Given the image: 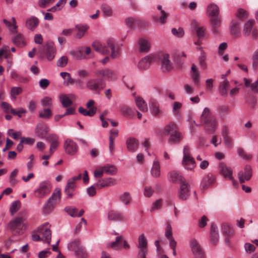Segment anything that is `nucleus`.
Masks as SVG:
<instances>
[{
	"instance_id": "f257e3e1",
	"label": "nucleus",
	"mask_w": 258,
	"mask_h": 258,
	"mask_svg": "<svg viewBox=\"0 0 258 258\" xmlns=\"http://www.w3.org/2000/svg\"><path fill=\"white\" fill-rule=\"evenodd\" d=\"M92 47L95 51L102 54H108L109 53L108 48H109L111 50L110 55L112 58H117L120 55L118 45L111 39L107 40L106 46L101 44L99 42H94L92 44Z\"/></svg>"
},
{
	"instance_id": "f03ea898",
	"label": "nucleus",
	"mask_w": 258,
	"mask_h": 258,
	"mask_svg": "<svg viewBox=\"0 0 258 258\" xmlns=\"http://www.w3.org/2000/svg\"><path fill=\"white\" fill-rule=\"evenodd\" d=\"M219 7L215 4H211V31L214 33L219 32L221 24V18L219 15Z\"/></svg>"
},
{
	"instance_id": "7ed1b4c3",
	"label": "nucleus",
	"mask_w": 258,
	"mask_h": 258,
	"mask_svg": "<svg viewBox=\"0 0 258 258\" xmlns=\"http://www.w3.org/2000/svg\"><path fill=\"white\" fill-rule=\"evenodd\" d=\"M61 197V191L58 188H56L51 196L48 199L43 208V212L45 214L50 213L54 209L56 202Z\"/></svg>"
},
{
	"instance_id": "20e7f679",
	"label": "nucleus",
	"mask_w": 258,
	"mask_h": 258,
	"mask_svg": "<svg viewBox=\"0 0 258 258\" xmlns=\"http://www.w3.org/2000/svg\"><path fill=\"white\" fill-rule=\"evenodd\" d=\"M86 85L88 89L98 94L104 89L106 83L103 79L93 78L89 79Z\"/></svg>"
},
{
	"instance_id": "39448f33",
	"label": "nucleus",
	"mask_w": 258,
	"mask_h": 258,
	"mask_svg": "<svg viewBox=\"0 0 258 258\" xmlns=\"http://www.w3.org/2000/svg\"><path fill=\"white\" fill-rule=\"evenodd\" d=\"M9 226L13 234L15 235L22 234L25 228L24 219L22 218H17L11 221Z\"/></svg>"
},
{
	"instance_id": "423d86ee",
	"label": "nucleus",
	"mask_w": 258,
	"mask_h": 258,
	"mask_svg": "<svg viewBox=\"0 0 258 258\" xmlns=\"http://www.w3.org/2000/svg\"><path fill=\"white\" fill-rule=\"evenodd\" d=\"M182 165L187 170H192L196 166V162L190 155V149L188 146H185L183 149Z\"/></svg>"
},
{
	"instance_id": "0eeeda50",
	"label": "nucleus",
	"mask_w": 258,
	"mask_h": 258,
	"mask_svg": "<svg viewBox=\"0 0 258 258\" xmlns=\"http://www.w3.org/2000/svg\"><path fill=\"white\" fill-rule=\"evenodd\" d=\"M137 247L138 249L137 258H146L148 253V241L144 234L139 236Z\"/></svg>"
},
{
	"instance_id": "6e6552de",
	"label": "nucleus",
	"mask_w": 258,
	"mask_h": 258,
	"mask_svg": "<svg viewBox=\"0 0 258 258\" xmlns=\"http://www.w3.org/2000/svg\"><path fill=\"white\" fill-rule=\"evenodd\" d=\"M94 74L96 77L103 79L104 81L105 80L113 81L116 78L115 72L109 68L97 70L94 72Z\"/></svg>"
},
{
	"instance_id": "1a4fd4ad",
	"label": "nucleus",
	"mask_w": 258,
	"mask_h": 258,
	"mask_svg": "<svg viewBox=\"0 0 258 258\" xmlns=\"http://www.w3.org/2000/svg\"><path fill=\"white\" fill-rule=\"evenodd\" d=\"M50 191V183L47 181H43L39 183L38 187L34 191V194L35 197L41 199L48 195Z\"/></svg>"
},
{
	"instance_id": "9d476101",
	"label": "nucleus",
	"mask_w": 258,
	"mask_h": 258,
	"mask_svg": "<svg viewBox=\"0 0 258 258\" xmlns=\"http://www.w3.org/2000/svg\"><path fill=\"white\" fill-rule=\"evenodd\" d=\"M157 60H158L157 55L151 54L142 58L139 62L138 67L141 70H147L153 62Z\"/></svg>"
},
{
	"instance_id": "9b49d317",
	"label": "nucleus",
	"mask_w": 258,
	"mask_h": 258,
	"mask_svg": "<svg viewBox=\"0 0 258 258\" xmlns=\"http://www.w3.org/2000/svg\"><path fill=\"white\" fill-rule=\"evenodd\" d=\"M49 227V224L46 223L38 228V232L41 236V241L48 244L50 242L51 237V231Z\"/></svg>"
},
{
	"instance_id": "f8f14e48",
	"label": "nucleus",
	"mask_w": 258,
	"mask_h": 258,
	"mask_svg": "<svg viewBox=\"0 0 258 258\" xmlns=\"http://www.w3.org/2000/svg\"><path fill=\"white\" fill-rule=\"evenodd\" d=\"M190 185L185 180L180 184L179 190L178 192V197L180 200L185 201L190 195Z\"/></svg>"
},
{
	"instance_id": "ddd939ff",
	"label": "nucleus",
	"mask_w": 258,
	"mask_h": 258,
	"mask_svg": "<svg viewBox=\"0 0 258 258\" xmlns=\"http://www.w3.org/2000/svg\"><path fill=\"white\" fill-rule=\"evenodd\" d=\"M158 56V59H160L161 61V68L163 72H169L171 71L172 68V64L169 60V55L166 53H160L157 54Z\"/></svg>"
},
{
	"instance_id": "4468645a",
	"label": "nucleus",
	"mask_w": 258,
	"mask_h": 258,
	"mask_svg": "<svg viewBox=\"0 0 258 258\" xmlns=\"http://www.w3.org/2000/svg\"><path fill=\"white\" fill-rule=\"evenodd\" d=\"M252 175V168L250 166L246 165L243 171H240L238 173V177L240 183H244L248 181Z\"/></svg>"
},
{
	"instance_id": "2eb2a0df",
	"label": "nucleus",
	"mask_w": 258,
	"mask_h": 258,
	"mask_svg": "<svg viewBox=\"0 0 258 258\" xmlns=\"http://www.w3.org/2000/svg\"><path fill=\"white\" fill-rule=\"evenodd\" d=\"M219 172L225 178L231 180L233 182L232 177V170L230 167H228L225 163L221 162L219 165Z\"/></svg>"
},
{
	"instance_id": "dca6fc26",
	"label": "nucleus",
	"mask_w": 258,
	"mask_h": 258,
	"mask_svg": "<svg viewBox=\"0 0 258 258\" xmlns=\"http://www.w3.org/2000/svg\"><path fill=\"white\" fill-rule=\"evenodd\" d=\"M190 245L192 252L195 255V258H205L204 253L200 245L196 239L191 240Z\"/></svg>"
},
{
	"instance_id": "f3484780",
	"label": "nucleus",
	"mask_w": 258,
	"mask_h": 258,
	"mask_svg": "<svg viewBox=\"0 0 258 258\" xmlns=\"http://www.w3.org/2000/svg\"><path fill=\"white\" fill-rule=\"evenodd\" d=\"M222 230L225 236V241L229 246H230V238L234 235V230L230 225L224 224L222 226Z\"/></svg>"
},
{
	"instance_id": "a211bd4d",
	"label": "nucleus",
	"mask_w": 258,
	"mask_h": 258,
	"mask_svg": "<svg viewBox=\"0 0 258 258\" xmlns=\"http://www.w3.org/2000/svg\"><path fill=\"white\" fill-rule=\"evenodd\" d=\"M168 178L169 181L174 183L180 184L186 180L180 172L175 170L169 172L168 174Z\"/></svg>"
},
{
	"instance_id": "6ab92c4d",
	"label": "nucleus",
	"mask_w": 258,
	"mask_h": 258,
	"mask_svg": "<svg viewBox=\"0 0 258 258\" xmlns=\"http://www.w3.org/2000/svg\"><path fill=\"white\" fill-rule=\"evenodd\" d=\"M64 148L66 152L70 155H74L78 150V146L76 143L71 139L66 140Z\"/></svg>"
},
{
	"instance_id": "aec40b11",
	"label": "nucleus",
	"mask_w": 258,
	"mask_h": 258,
	"mask_svg": "<svg viewBox=\"0 0 258 258\" xmlns=\"http://www.w3.org/2000/svg\"><path fill=\"white\" fill-rule=\"evenodd\" d=\"M107 218L109 220L113 221H124L126 219L122 213L116 210L109 211Z\"/></svg>"
},
{
	"instance_id": "412c9836",
	"label": "nucleus",
	"mask_w": 258,
	"mask_h": 258,
	"mask_svg": "<svg viewBox=\"0 0 258 258\" xmlns=\"http://www.w3.org/2000/svg\"><path fill=\"white\" fill-rule=\"evenodd\" d=\"M116 184V179L111 177L102 178L99 179L96 184V186L99 188L111 186Z\"/></svg>"
},
{
	"instance_id": "4be33fe9",
	"label": "nucleus",
	"mask_w": 258,
	"mask_h": 258,
	"mask_svg": "<svg viewBox=\"0 0 258 258\" xmlns=\"http://www.w3.org/2000/svg\"><path fill=\"white\" fill-rule=\"evenodd\" d=\"M76 98V96L74 94H62L59 96V100L62 104V105L64 107H68L72 105L73 101Z\"/></svg>"
},
{
	"instance_id": "5701e85b",
	"label": "nucleus",
	"mask_w": 258,
	"mask_h": 258,
	"mask_svg": "<svg viewBox=\"0 0 258 258\" xmlns=\"http://www.w3.org/2000/svg\"><path fill=\"white\" fill-rule=\"evenodd\" d=\"M157 9L160 11V16H154L153 17V20L155 22L161 24H164L166 22V19L169 16V14L162 9L161 5L157 7Z\"/></svg>"
},
{
	"instance_id": "b1692460",
	"label": "nucleus",
	"mask_w": 258,
	"mask_h": 258,
	"mask_svg": "<svg viewBox=\"0 0 258 258\" xmlns=\"http://www.w3.org/2000/svg\"><path fill=\"white\" fill-rule=\"evenodd\" d=\"M2 108L4 109L5 112L7 113L11 112L13 114L15 115H18L19 117L21 116L22 113H24L26 112V111L25 109L21 108L18 111H17L15 109H14L12 106L6 102H3L1 104Z\"/></svg>"
},
{
	"instance_id": "393cba45",
	"label": "nucleus",
	"mask_w": 258,
	"mask_h": 258,
	"mask_svg": "<svg viewBox=\"0 0 258 258\" xmlns=\"http://www.w3.org/2000/svg\"><path fill=\"white\" fill-rule=\"evenodd\" d=\"M43 51L49 60H51L54 58L55 54V50L53 43L51 42L47 43L44 46Z\"/></svg>"
},
{
	"instance_id": "a878e982",
	"label": "nucleus",
	"mask_w": 258,
	"mask_h": 258,
	"mask_svg": "<svg viewBox=\"0 0 258 258\" xmlns=\"http://www.w3.org/2000/svg\"><path fill=\"white\" fill-rule=\"evenodd\" d=\"M48 132L49 128L46 124L39 123L37 125L35 133L38 137L41 139L45 138Z\"/></svg>"
},
{
	"instance_id": "bb28decb",
	"label": "nucleus",
	"mask_w": 258,
	"mask_h": 258,
	"mask_svg": "<svg viewBox=\"0 0 258 258\" xmlns=\"http://www.w3.org/2000/svg\"><path fill=\"white\" fill-rule=\"evenodd\" d=\"M219 240V230L217 226L212 223L211 225V244L216 245Z\"/></svg>"
},
{
	"instance_id": "cd10ccee",
	"label": "nucleus",
	"mask_w": 258,
	"mask_h": 258,
	"mask_svg": "<svg viewBox=\"0 0 258 258\" xmlns=\"http://www.w3.org/2000/svg\"><path fill=\"white\" fill-rule=\"evenodd\" d=\"M139 50L140 52H147L150 50L151 43L145 38H140L138 40Z\"/></svg>"
},
{
	"instance_id": "c85d7f7f",
	"label": "nucleus",
	"mask_w": 258,
	"mask_h": 258,
	"mask_svg": "<svg viewBox=\"0 0 258 258\" xmlns=\"http://www.w3.org/2000/svg\"><path fill=\"white\" fill-rule=\"evenodd\" d=\"M149 103L150 106V110L152 114L155 116H159L162 113V111L160 108L159 105L156 99L154 98H151L149 100Z\"/></svg>"
},
{
	"instance_id": "c756f323",
	"label": "nucleus",
	"mask_w": 258,
	"mask_h": 258,
	"mask_svg": "<svg viewBox=\"0 0 258 258\" xmlns=\"http://www.w3.org/2000/svg\"><path fill=\"white\" fill-rule=\"evenodd\" d=\"M122 242L123 243V246L124 248L128 249L130 248L129 244L126 241H123V238L121 236L117 237L115 241L109 243L108 246H110L113 249H117L121 246Z\"/></svg>"
},
{
	"instance_id": "7c9ffc66",
	"label": "nucleus",
	"mask_w": 258,
	"mask_h": 258,
	"mask_svg": "<svg viewBox=\"0 0 258 258\" xmlns=\"http://www.w3.org/2000/svg\"><path fill=\"white\" fill-rule=\"evenodd\" d=\"M200 122L202 125H205L207 127V130L209 127V124L210 123V109L208 107H206L200 117Z\"/></svg>"
},
{
	"instance_id": "2f4dec72",
	"label": "nucleus",
	"mask_w": 258,
	"mask_h": 258,
	"mask_svg": "<svg viewBox=\"0 0 258 258\" xmlns=\"http://www.w3.org/2000/svg\"><path fill=\"white\" fill-rule=\"evenodd\" d=\"M137 106L143 112H147L148 110L147 105L145 100L140 96H137L136 93H133Z\"/></svg>"
},
{
	"instance_id": "473e14b6",
	"label": "nucleus",
	"mask_w": 258,
	"mask_h": 258,
	"mask_svg": "<svg viewBox=\"0 0 258 258\" xmlns=\"http://www.w3.org/2000/svg\"><path fill=\"white\" fill-rule=\"evenodd\" d=\"M190 76L195 85L199 86L200 84V72L194 64L192 65L191 68Z\"/></svg>"
},
{
	"instance_id": "72a5a7b5",
	"label": "nucleus",
	"mask_w": 258,
	"mask_h": 258,
	"mask_svg": "<svg viewBox=\"0 0 258 258\" xmlns=\"http://www.w3.org/2000/svg\"><path fill=\"white\" fill-rule=\"evenodd\" d=\"M240 23L241 22L239 20L233 19L231 21L230 25V30L232 35L237 36L239 34Z\"/></svg>"
},
{
	"instance_id": "f704fd0d",
	"label": "nucleus",
	"mask_w": 258,
	"mask_h": 258,
	"mask_svg": "<svg viewBox=\"0 0 258 258\" xmlns=\"http://www.w3.org/2000/svg\"><path fill=\"white\" fill-rule=\"evenodd\" d=\"M229 85L230 83L227 79H225L220 83L219 86V92L221 96L223 97L227 96Z\"/></svg>"
},
{
	"instance_id": "c9c22d12",
	"label": "nucleus",
	"mask_w": 258,
	"mask_h": 258,
	"mask_svg": "<svg viewBox=\"0 0 258 258\" xmlns=\"http://www.w3.org/2000/svg\"><path fill=\"white\" fill-rule=\"evenodd\" d=\"M243 81L246 88H249L253 93H258V79L254 83H251V80L244 78Z\"/></svg>"
},
{
	"instance_id": "e433bc0d",
	"label": "nucleus",
	"mask_w": 258,
	"mask_h": 258,
	"mask_svg": "<svg viewBox=\"0 0 258 258\" xmlns=\"http://www.w3.org/2000/svg\"><path fill=\"white\" fill-rule=\"evenodd\" d=\"M46 139L47 140L52 142L50 148V155H51L53 153L58 145V143L57 141L58 137L56 135L52 134L49 135Z\"/></svg>"
},
{
	"instance_id": "4c0bfd02",
	"label": "nucleus",
	"mask_w": 258,
	"mask_h": 258,
	"mask_svg": "<svg viewBox=\"0 0 258 258\" xmlns=\"http://www.w3.org/2000/svg\"><path fill=\"white\" fill-rule=\"evenodd\" d=\"M126 143L127 148L130 151L135 152L138 148L139 142L134 138L128 139L126 140Z\"/></svg>"
},
{
	"instance_id": "58836bf2",
	"label": "nucleus",
	"mask_w": 258,
	"mask_h": 258,
	"mask_svg": "<svg viewBox=\"0 0 258 258\" xmlns=\"http://www.w3.org/2000/svg\"><path fill=\"white\" fill-rule=\"evenodd\" d=\"M39 21L37 18L32 16L28 19L26 22V27L31 30H34L38 26Z\"/></svg>"
},
{
	"instance_id": "ea45409f",
	"label": "nucleus",
	"mask_w": 258,
	"mask_h": 258,
	"mask_svg": "<svg viewBox=\"0 0 258 258\" xmlns=\"http://www.w3.org/2000/svg\"><path fill=\"white\" fill-rule=\"evenodd\" d=\"M253 22L251 21H249L245 24L244 27V32L246 35L252 34L254 37H256V32L255 29L253 28Z\"/></svg>"
},
{
	"instance_id": "a19ab883",
	"label": "nucleus",
	"mask_w": 258,
	"mask_h": 258,
	"mask_svg": "<svg viewBox=\"0 0 258 258\" xmlns=\"http://www.w3.org/2000/svg\"><path fill=\"white\" fill-rule=\"evenodd\" d=\"M65 211L72 217H81L84 213V210L82 209L78 213V210L72 207H67L64 209Z\"/></svg>"
},
{
	"instance_id": "79ce46f5",
	"label": "nucleus",
	"mask_w": 258,
	"mask_h": 258,
	"mask_svg": "<svg viewBox=\"0 0 258 258\" xmlns=\"http://www.w3.org/2000/svg\"><path fill=\"white\" fill-rule=\"evenodd\" d=\"M119 199L125 206L130 205L132 200L131 195L128 191H125L121 194L119 196Z\"/></svg>"
},
{
	"instance_id": "37998d69",
	"label": "nucleus",
	"mask_w": 258,
	"mask_h": 258,
	"mask_svg": "<svg viewBox=\"0 0 258 258\" xmlns=\"http://www.w3.org/2000/svg\"><path fill=\"white\" fill-rule=\"evenodd\" d=\"M151 173L152 175L154 177H158L160 175V166L159 162L157 160L153 162L152 168Z\"/></svg>"
},
{
	"instance_id": "c03bdc74",
	"label": "nucleus",
	"mask_w": 258,
	"mask_h": 258,
	"mask_svg": "<svg viewBox=\"0 0 258 258\" xmlns=\"http://www.w3.org/2000/svg\"><path fill=\"white\" fill-rule=\"evenodd\" d=\"M125 22L126 25L132 28L139 26L141 24V21L139 19L133 17L126 19Z\"/></svg>"
},
{
	"instance_id": "a18cd8bd",
	"label": "nucleus",
	"mask_w": 258,
	"mask_h": 258,
	"mask_svg": "<svg viewBox=\"0 0 258 258\" xmlns=\"http://www.w3.org/2000/svg\"><path fill=\"white\" fill-rule=\"evenodd\" d=\"M182 136L181 133L176 130L173 133H171L169 141L171 143H176L179 142L182 140Z\"/></svg>"
},
{
	"instance_id": "49530a36",
	"label": "nucleus",
	"mask_w": 258,
	"mask_h": 258,
	"mask_svg": "<svg viewBox=\"0 0 258 258\" xmlns=\"http://www.w3.org/2000/svg\"><path fill=\"white\" fill-rule=\"evenodd\" d=\"M97 108H92L87 110L82 107H80L78 109V111L84 116H93L95 114Z\"/></svg>"
},
{
	"instance_id": "de8ad7c7",
	"label": "nucleus",
	"mask_w": 258,
	"mask_h": 258,
	"mask_svg": "<svg viewBox=\"0 0 258 258\" xmlns=\"http://www.w3.org/2000/svg\"><path fill=\"white\" fill-rule=\"evenodd\" d=\"M52 115L51 110L49 108H45L39 111V116L45 119H48Z\"/></svg>"
},
{
	"instance_id": "09e8293b",
	"label": "nucleus",
	"mask_w": 258,
	"mask_h": 258,
	"mask_svg": "<svg viewBox=\"0 0 258 258\" xmlns=\"http://www.w3.org/2000/svg\"><path fill=\"white\" fill-rule=\"evenodd\" d=\"M13 41L16 45L19 47H22L25 45L24 38L21 34H17L13 38Z\"/></svg>"
},
{
	"instance_id": "8fccbe9b",
	"label": "nucleus",
	"mask_w": 258,
	"mask_h": 258,
	"mask_svg": "<svg viewBox=\"0 0 258 258\" xmlns=\"http://www.w3.org/2000/svg\"><path fill=\"white\" fill-rule=\"evenodd\" d=\"M177 130L176 125L173 122H171L169 124L166 125L164 127V132L166 135H170L171 133H174Z\"/></svg>"
},
{
	"instance_id": "3c124183",
	"label": "nucleus",
	"mask_w": 258,
	"mask_h": 258,
	"mask_svg": "<svg viewBox=\"0 0 258 258\" xmlns=\"http://www.w3.org/2000/svg\"><path fill=\"white\" fill-rule=\"evenodd\" d=\"M75 254L78 258H87L88 254L83 246L79 247L75 251Z\"/></svg>"
},
{
	"instance_id": "603ef678",
	"label": "nucleus",
	"mask_w": 258,
	"mask_h": 258,
	"mask_svg": "<svg viewBox=\"0 0 258 258\" xmlns=\"http://www.w3.org/2000/svg\"><path fill=\"white\" fill-rule=\"evenodd\" d=\"M171 33L175 37L180 38L184 35V31L182 28L179 27L178 29L173 28L171 29Z\"/></svg>"
},
{
	"instance_id": "864d4df0",
	"label": "nucleus",
	"mask_w": 258,
	"mask_h": 258,
	"mask_svg": "<svg viewBox=\"0 0 258 258\" xmlns=\"http://www.w3.org/2000/svg\"><path fill=\"white\" fill-rule=\"evenodd\" d=\"M104 171L109 175H114L116 173L117 169L115 166L112 165H107L103 166Z\"/></svg>"
},
{
	"instance_id": "5fc2aeb1",
	"label": "nucleus",
	"mask_w": 258,
	"mask_h": 258,
	"mask_svg": "<svg viewBox=\"0 0 258 258\" xmlns=\"http://www.w3.org/2000/svg\"><path fill=\"white\" fill-rule=\"evenodd\" d=\"M237 151L238 155L245 160H250L252 158L251 154H246L242 148H238Z\"/></svg>"
},
{
	"instance_id": "6e6d98bb",
	"label": "nucleus",
	"mask_w": 258,
	"mask_h": 258,
	"mask_svg": "<svg viewBox=\"0 0 258 258\" xmlns=\"http://www.w3.org/2000/svg\"><path fill=\"white\" fill-rule=\"evenodd\" d=\"M210 185V176L207 175L203 177L201 182V187L202 189H208Z\"/></svg>"
},
{
	"instance_id": "4d7b16f0",
	"label": "nucleus",
	"mask_w": 258,
	"mask_h": 258,
	"mask_svg": "<svg viewBox=\"0 0 258 258\" xmlns=\"http://www.w3.org/2000/svg\"><path fill=\"white\" fill-rule=\"evenodd\" d=\"M101 10L104 15L106 17H111L113 15V11L111 8L107 5H102Z\"/></svg>"
},
{
	"instance_id": "13d9d810",
	"label": "nucleus",
	"mask_w": 258,
	"mask_h": 258,
	"mask_svg": "<svg viewBox=\"0 0 258 258\" xmlns=\"http://www.w3.org/2000/svg\"><path fill=\"white\" fill-rule=\"evenodd\" d=\"M22 92V89L21 87H14L11 88V96L12 99L16 100V96Z\"/></svg>"
},
{
	"instance_id": "bf43d9fd",
	"label": "nucleus",
	"mask_w": 258,
	"mask_h": 258,
	"mask_svg": "<svg viewBox=\"0 0 258 258\" xmlns=\"http://www.w3.org/2000/svg\"><path fill=\"white\" fill-rule=\"evenodd\" d=\"M247 12L242 9H238L235 13L236 19L235 20H239L241 22L242 19L247 16Z\"/></svg>"
},
{
	"instance_id": "052dcab7",
	"label": "nucleus",
	"mask_w": 258,
	"mask_h": 258,
	"mask_svg": "<svg viewBox=\"0 0 258 258\" xmlns=\"http://www.w3.org/2000/svg\"><path fill=\"white\" fill-rule=\"evenodd\" d=\"M21 206V203L19 201H16L14 202L10 207V212L11 214L13 215L14 213H16L19 209H20Z\"/></svg>"
},
{
	"instance_id": "680f3d73",
	"label": "nucleus",
	"mask_w": 258,
	"mask_h": 258,
	"mask_svg": "<svg viewBox=\"0 0 258 258\" xmlns=\"http://www.w3.org/2000/svg\"><path fill=\"white\" fill-rule=\"evenodd\" d=\"M121 111L123 115L127 116H131L134 113L133 109L126 105L121 106Z\"/></svg>"
},
{
	"instance_id": "e2e57ef3",
	"label": "nucleus",
	"mask_w": 258,
	"mask_h": 258,
	"mask_svg": "<svg viewBox=\"0 0 258 258\" xmlns=\"http://www.w3.org/2000/svg\"><path fill=\"white\" fill-rule=\"evenodd\" d=\"M80 242L79 240H75L68 244V248L71 250H76L80 247Z\"/></svg>"
},
{
	"instance_id": "0e129e2a",
	"label": "nucleus",
	"mask_w": 258,
	"mask_h": 258,
	"mask_svg": "<svg viewBox=\"0 0 258 258\" xmlns=\"http://www.w3.org/2000/svg\"><path fill=\"white\" fill-rule=\"evenodd\" d=\"M41 104L44 107H50L51 106L52 102L51 98L45 97L41 100Z\"/></svg>"
},
{
	"instance_id": "69168bd1",
	"label": "nucleus",
	"mask_w": 258,
	"mask_h": 258,
	"mask_svg": "<svg viewBox=\"0 0 258 258\" xmlns=\"http://www.w3.org/2000/svg\"><path fill=\"white\" fill-rule=\"evenodd\" d=\"M181 107V103L177 101L173 103L172 112L174 115L177 116L179 114V109Z\"/></svg>"
},
{
	"instance_id": "338daca9",
	"label": "nucleus",
	"mask_w": 258,
	"mask_h": 258,
	"mask_svg": "<svg viewBox=\"0 0 258 258\" xmlns=\"http://www.w3.org/2000/svg\"><path fill=\"white\" fill-rule=\"evenodd\" d=\"M68 59L67 56H61L57 61V65L60 67H64L68 63Z\"/></svg>"
},
{
	"instance_id": "774afa93",
	"label": "nucleus",
	"mask_w": 258,
	"mask_h": 258,
	"mask_svg": "<svg viewBox=\"0 0 258 258\" xmlns=\"http://www.w3.org/2000/svg\"><path fill=\"white\" fill-rule=\"evenodd\" d=\"M71 54L77 59H82L87 58L84 55H83L82 51L81 50L73 51L71 52Z\"/></svg>"
}]
</instances>
